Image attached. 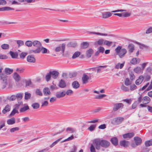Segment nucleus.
I'll return each mask as SVG.
<instances>
[{"mask_svg": "<svg viewBox=\"0 0 152 152\" xmlns=\"http://www.w3.org/2000/svg\"><path fill=\"white\" fill-rule=\"evenodd\" d=\"M93 143L95 145L96 149L97 150H99L101 147L107 148L110 146V143L108 141L104 140H100L99 139L94 140Z\"/></svg>", "mask_w": 152, "mask_h": 152, "instance_id": "nucleus-1", "label": "nucleus"}, {"mask_svg": "<svg viewBox=\"0 0 152 152\" xmlns=\"http://www.w3.org/2000/svg\"><path fill=\"white\" fill-rule=\"evenodd\" d=\"M32 45L34 47L37 48L35 49L30 50L29 53H39L40 52V48L42 45L41 43L37 40H34L33 41Z\"/></svg>", "mask_w": 152, "mask_h": 152, "instance_id": "nucleus-2", "label": "nucleus"}, {"mask_svg": "<svg viewBox=\"0 0 152 152\" xmlns=\"http://www.w3.org/2000/svg\"><path fill=\"white\" fill-rule=\"evenodd\" d=\"M115 51L117 55H118L120 58L123 57L127 53V50L125 48L121 49V46H118L115 49Z\"/></svg>", "mask_w": 152, "mask_h": 152, "instance_id": "nucleus-3", "label": "nucleus"}, {"mask_svg": "<svg viewBox=\"0 0 152 152\" xmlns=\"http://www.w3.org/2000/svg\"><path fill=\"white\" fill-rule=\"evenodd\" d=\"M123 117H119L113 118L111 121L112 124L114 125H117L120 124L124 120Z\"/></svg>", "mask_w": 152, "mask_h": 152, "instance_id": "nucleus-4", "label": "nucleus"}, {"mask_svg": "<svg viewBox=\"0 0 152 152\" xmlns=\"http://www.w3.org/2000/svg\"><path fill=\"white\" fill-rule=\"evenodd\" d=\"M124 105L122 103H116L113 104V110L115 111L118 110L120 108H122Z\"/></svg>", "mask_w": 152, "mask_h": 152, "instance_id": "nucleus-5", "label": "nucleus"}, {"mask_svg": "<svg viewBox=\"0 0 152 152\" xmlns=\"http://www.w3.org/2000/svg\"><path fill=\"white\" fill-rule=\"evenodd\" d=\"M65 44L63 43L61 46H59L56 47L55 49V51L56 52H59L61 50L62 53H64L65 50Z\"/></svg>", "mask_w": 152, "mask_h": 152, "instance_id": "nucleus-6", "label": "nucleus"}, {"mask_svg": "<svg viewBox=\"0 0 152 152\" xmlns=\"http://www.w3.org/2000/svg\"><path fill=\"white\" fill-rule=\"evenodd\" d=\"M27 61L30 63H34L36 61V59L34 56L32 55H29L27 57Z\"/></svg>", "mask_w": 152, "mask_h": 152, "instance_id": "nucleus-7", "label": "nucleus"}, {"mask_svg": "<svg viewBox=\"0 0 152 152\" xmlns=\"http://www.w3.org/2000/svg\"><path fill=\"white\" fill-rule=\"evenodd\" d=\"M129 144L130 142L129 141L124 140L121 141L120 142V145L125 148H126L128 147Z\"/></svg>", "mask_w": 152, "mask_h": 152, "instance_id": "nucleus-8", "label": "nucleus"}, {"mask_svg": "<svg viewBox=\"0 0 152 152\" xmlns=\"http://www.w3.org/2000/svg\"><path fill=\"white\" fill-rule=\"evenodd\" d=\"M89 79V77L86 74H84L82 78L83 83L86 84L88 82Z\"/></svg>", "mask_w": 152, "mask_h": 152, "instance_id": "nucleus-9", "label": "nucleus"}, {"mask_svg": "<svg viewBox=\"0 0 152 152\" xmlns=\"http://www.w3.org/2000/svg\"><path fill=\"white\" fill-rule=\"evenodd\" d=\"M66 95L65 92L63 91L62 92H58L56 93V96L58 98L64 97Z\"/></svg>", "mask_w": 152, "mask_h": 152, "instance_id": "nucleus-10", "label": "nucleus"}, {"mask_svg": "<svg viewBox=\"0 0 152 152\" xmlns=\"http://www.w3.org/2000/svg\"><path fill=\"white\" fill-rule=\"evenodd\" d=\"M134 135V133L133 132H130L124 134L123 137L124 138H131Z\"/></svg>", "mask_w": 152, "mask_h": 152, "instance_id": "nucleus-11", "label": "nucleus"}, {"mask_svg": "<svg viewBox=\"0 0 152 152\" xmlns=\"http://www.w3.org/2000/svg\"><path fill=\"white\" fill-rule=\"evenodd\" d=\"M134 142L138 145H140L141 144L142 140L140 137H134Z\"/></svg>", "mask_w": 152, "mask_h": 152, "instance_id": "nucleus-12", "label": "nucleus"}, {"mask_svg": "<svg viewBox=\"0 0 152 152\" xmlns=\"http://www.w3.org/2000/svg\"><path fill=\"white\" fill-rule=\"evenodd\" d=\"M50 72L52 77L54 79H56L59 74V72L56 71H50Z\"/></svg>", "mask_w": 152, "mask_h": 152, "instance_id": "nucleus-13", "label": "nucleus"}, {"mask_svg": "<svg viewBox=\"0 0 152 152\" xmlns=\"http://www.w3.org/2000/svg\"><path fill=\"white\" fill-rule=\"evenodd\" d=\"M66 83L64 80L61 79L59 82L58 86L61 88H65L66 86Z\"/></svg>", "mask_w": 152, "mask_h": 152, "instance_id": "nucleus-14", "label": "nucleus"}, {"mask_svg": "<svg viewBox=\"0 0 152 152\" xmlns=\"http://www.w3.org/2000/svg\"><path fill=\"white\" fill-rule=\"evenodd\" d=\"M15 119L14 117H12L8 119L7 121V123L8 125H12L15 123Z\"/></svg>", "mask_w": 152, "mask_h": 152, "instance_id": "nucleus-15", "label": "nucleus"}, {"mask_svg": "<svg viewBox=\"0 0 152 152\" xmlns=\"http://www.w3.org/2000/svg\"><path fill=\"white\" fill-rule=\"evenodd\" d=\"M112 15V14L109 12H106L103 13L102 14V17L103 18H107L110 16Z\"/></svg>", "mask_w": 152, "mask_h": 152, "instance_id": "nucleus-16", "label": "nucleus"}, {"mask_svg": "<svg viewBox=\"0 0 152 152\" xmlns=\"http://www.w3.org/2000/svg\"><path fill=\"white\" fill-rule=\"evenodd\" d=\"M13 77L15 80L17 82H18L20 80V77L17 72H15L13 75Z\"/></svg>", "mask_w": 152, "mask_h": 152, "instance_id": "nucleus-17", "label": "nucleus"}, {"mask_svg": "<svg viewBox=\"0 0 152 152\" xmlns=\"http://www.w3.org/2000/svg\"><path fill=\"white\" fill-rule=\"evenodd\" d=\"M144 77L142 75L140 76L139 78L137 79L135 82V83L137 85H139L143 81Z\"/></svg>", "mask_w": 152, "mask_h": 152, "instance_id": "nucleus-18", "label": "nucleus"}, {"mask_svg": "<svg viewBox=\"0 0 152 152\" xmlns=\"http://www.w3.org/2000/svg\"><path fill=\"white\" fill-rule=\"evenodd\" d=\"M43 93L45 96H48L50 95V94L49 89L47 87L43 89Z\"/></svg>", "mask_w": 152, "mask_h": 152, "instance_id": "nucleus-19", "label": "nucleus"}, {"mask_svg": "<svg viewBox=\"0 0 152 152\" xmlns=\"http://www.w3.org/2000/svg\"><path fill=\"white\" fill-rule=\"evenodd\" d=\"M93 53V50L91 49H89L86 52V56L88 58H90Z\"/></svg>", "mask_w": 152, "mask_h": 152, "instance_id": "nucleus-20", "label": "nucleus"}, {"mask_svg": "<svg viewBox=\"0 0 152 152\" xmlns=\"http://www.w3.org/2000/svg\"><path fill=\"white\" fill-rule=\"evenodd\" d=\"M72 86L73 88L77 89L80 87V84L77 81H75L72 82Z\"/></svg>", "mask_w": 152, "mask_h": 152, "instance_id": "nucleus-21", "label": "nucleus"}, {"mask_svg": "<svg viewBox=\"0 0 152 152\" xmlns=\"http://www.w3.org/2000/svg\"><path fill=\"white\" fill-rule=\"evenodd\" d=\"M10 110V107L8 105H7L2 110V112L4 114H5L7 112H9Z\"/></svg>", "mask_w": 152, "mask_h": 152, "instance_id": "nucleus-22", "label": "nucleus"}, {"mask_svg": "<svg viewBox=\"0 0 152 152\" xmlns=\"http://www.w3.org/2000/svg\"><path fill=\"white\" fill-rule=\"evenodd\" d=\"M140 61V59L139 58L137 59L135 58H134L131 61L130 63L132 64L135 65L137 63H139Z\"/></svg>", "mask_w": 152, "mask_h": 152, "instance_id": "nucleus-23", "label": "nucleus"}, {"mask_svg": "<svg viewBox=\"0 0 152 152\" xmlns=\"http://www.w3.org/2000/svg\"><path fill=\"white\" fill-rule=\"evenodd\" d=\"M9 54L12 58H17L18 57V55L16 52H13L12 51L9 52Z\"/></svg>", "mask_w": 152, "mask_h": 152, "instance_id": "nucleus-24", "label": "nucleus"}, {"mask_svg": "<svg viewBox=\"0 0 152 152\" xmlns=\"http://www.w3.org/2000/svg\"><path fill=\"white\" fill-rule=\"evenodd\" d=\"M128 48L129 51L130 53H132L134 50V45L132 44H130L128 45Z\"/></svg>", "mask_w": 152, "mask_h": 152, "instance_id": "nucleus-25", "label": "nucleus"}, {"mask_svg": "<svg viewBox=\"0 0 152 152\" xmlns=\"http://www.w3.org/2000/svg\"><path fill=\"white\" fill-rule=\"evenodd\" d=\"M104 41L103 39H99L95 42V44L96 45H102L104 43Z\"/></svg>", "mask_w": 152, "mask_h": 152, "instance_id": "nucleus-26", "label": "nucleus"}, {"mask_svg": "<svg viewBox=\"0 0 152 152\" xmlns=\"http://www.w3.org/2000/svg\"><path fill=\"white\" fill-rule=\"evenodd\" d=\"M110 141L112 144L115 146H116L118 145V141L117 138L115 137H113L111 139Z\"/></svg>", "mask_w": 152, "mask_h": 152, "instance_id": "nucleus-27", "label": "nucleus"}, {"mask_svg": "<svg viewBox=\"0 0 152 152\" xmlns=\"http://www.w3.org/2000/svg\"><path fill=\"white\" fill-rule=\"evenodd\" d=\"M13 69L9 68H6L5 69V72L7 75H10L13 72Z\"/></svg>", "mask_w": 152, "mask_h": 152, "instance_id": "nucleus-28", "label": "nucleus"}, {"mask_svg": "<svg viewBox=\"0 0 152 152\" xmlns=\"http://www.w3.org/2000/svg\"><path fill=\"white\" fill-rule=\"evenodd\" d=\"M142 99L144 101V102H145L146 104L149 103L151 101L150 98L147 96L144 97Z\"/></svg>", "mask_w": 152, "mask_h": 152, "instance_id": "nucleus-29", "label": "nucleus"}, {"mask_svg": "<svg viewBox=\"0 0 152 152\" xmlns=\"http://www.w3.org/2000/svg\"><path fill=\"white\" fill-rule=\"evenodd\" d=\"M12 10H14V9L13 8L8 7H4L0 8V11H9Z\"/></svg>", "mask_w": 152, "mask_h": 152, "instance_id": "nucleus-30", "label": "nucleus"}, {"mask_svg": "<svg viewBox=\"0 0 152 152\" xmlns=\"http://www.w3.org/2000/svg\"><path fill=\"white\" fill-rule=\"evenodd\" d=\"M89 33L90 34H95L98 35H100L101 36H107V34H106L101 33L99 32H89Z\"/></svg>", "mask_w": 152, "mask_h": 152, "instance_id": "nucleus-31", "label": "nucleus"}, {"mask_svg": "<svg viewBox=\"0 0 152 152\" xmlns=\"http://www.w3.org/2000/svg\"><path fill=\"white\" fill-rule=\"evenodd\" d=\"M33 42L30 40L26 41L25 42V45L28 47H31L32 46Z\"/></svg>", "mask_w": 152, "mask_h": 152, "instance_id": "nucleus-32", "label": "nucleus"}, {"mask_svg": "<svg viewBox=\"0 0 152 152\" xmlns=\"http://www.w3.org/2000/svg\"><path fill=\"white\" fill-rule=\"evenodd\" d=\"M29 109V107L26 105L21 108L20 109V112L21 113Z\"/></svg>", "mask_w": 152, "mask_h": 152, "instance_id": "nucleus-33", "label": "nucleus"}, {"mask_svg": "<svg viewBox=\"0 0 152 152\" xmlns=\"http://www.w3.org/2000/svg\"><path fill=\"white\" fill-rule=\"evenodd\" d=\"M107 66H102L96 67V68L97 70V73L100 72L103 68H106Z\"/></svg>", "mask_w": 152, "mask_h": 152, "instance_id": "nucleus-34", "label": "nucleus"}, {"mask_svg": "<svg viewBox=\"0 0 152 152\" xmlns=\"http://www.w3.org/2000/svg\"><path fill=\"white\" fill-rule=\"evenodd\" d=\"M31 94L30 93L26 92L25 93V99L26 100H28L30 98Z\"/></svg>", "mask_w": 152, "mask_h": 152, "instance_id": "nucleus-35", "label": "nucleus"}, {"mask_svg": "<svg viewBox=\"0 0 152 152\" xmlns=\"http://www.w3.org/2000/svg\"><path fill=\"white\" fill-rule=\"evenodd\" d=\"M132 83V81L129 80L128 78H126L124 81V84L126 86H128L130 85Z\"/></svg>", "mask_w": 152, "mask_h": 152, "instance_id": "nucleus-36", "label": "nucleus"}, {"mask_svg": "<svg viewBox=\"0 0 152 152\" xmlns=\"http://www.w3.org/2000/svg\"><path fill=\"white\" fill-rule=\"evenodd\" d=\"M124 65V63L120 64L118 63L115 66V68L116 69H118L119 68L121 69Z\"/></svg>", "mask_w": 152, "mask_h": 152, "instance_id": "nucleus-37", "label": "nucleus"}, {"mask_svg": "<svg viewBox=\"0 0 152 152\" xmlns=\"http://www.w3.org/2000/svg\"><path fill=\"white\" fill-rule=\"evenodd\" d=\"M80 52L79 51H77L72 56V58L74 59L78 57L80 54Z\"/></svg>", "mask_w": 152, "mask_h": 152, "instance_id": "nucleus-38", "label": "nucleus"}, {"mask_svg": "<svg viewBox=\"0 0 152 152\" xmlns=\"http://www.w3.org/2000/svg\"><path fill=\"white\" fill-rule=\"evenodd\" d=\"M134 71L136 73H140L141 72V68L140 67L137 66L134 68Z\"/></svg>", "mask_w": 152, "mask_h": 152, "instance_id": "nucleus-39", "label": "nucleus"}, {"mask_svg": "<svg viewBox=\"0 0 152 152\" xmlns=\"http://www.w3.org/2000/svg\"><path fill=\"white\" fill-rule=\"evenodd\" d=\"M27 55V53L22 52L19 55L20 58L22 59H24Z\"/></svg>", "mask_w": 152, "mask_h": 152, "instance_id": "nucleus-40", "label": "nucleus"}, {"mask_svg": "<svg viewBox=\"0 0 152 152\" xmlns=\"http://www.w3.org/2000/svg\"><path fill=\"white\" fill-rule=\"evenodd\" d=\"M18 113V109L16 108H14L12 111L11 113L10 114V116H13L16 113Z\"/></svg>", "mask_w": 152, "mask_h": 152, "instance_id": "nucleus-41", "label": "nucleus"}, {"mask_svg": "<svg viewBox=\"0 0 152 152\" xmlns=\"http://www.w3.org/2000/svg\"><path fill=\"white\" fill-rule=\"evenodd\" d=\"M0 79L2 80V81H4L7 80L6 75L4 74H0Z\"/></svg>", "mask_w": 152, "mask_h": 152, "instance_id": "nucleus-42", "label": "nucleus"}, {"mask_svg": "<svg viewBox=\"0 0 152 152\" xmlns=\"http://www.w3.org/2000/svg\"><path fill=\"white\" fill-rule=\"evenodd\" d=\"M19 130V128L18 127H15L11 128L10 130V132L11 133H13L15 131H18Z\"/></svg>", "mask_w": 152, "mask_h": 152, "instance_id": "nucleus-43", "label": "nucleus"}, {"mask_svg": "<svg viewBox=\"0 0 152 152\" xmlns=\"http://www.w3.org/2000/svg\"><path fill=\"white\" fill-rule=\"evenodd\" d=\"M145 145L147 147L152 145V139L148 141H146L145 142Z\"/></svg>", "mask_w": 152, "mask_h": 152, "instance_id": "nucleus-44", "label": "nucleus"}, {"mask_svg": "<svg viewBox=\"0 0 152 152\" xmlns=\"http://www.w3.org/2000/svg\"><path fill=\"white\" fill-rule=\"evenodd\" d=\"M51 74L50 72L48 73L45 76V79L47 81H49L51 77Z\"/></svg>", "mask_w": 152, "mask_h": 152, "instance_id": "nucleus-45", "label": "nucleus"}, {"mask_svg": "<svg viewBox=\"0 0 152 152\" xmlns=\"http://www.w3.org/2000/svg\"><path fill=\"white\" fill-rule=\"evenodd\" d=\"M16 43L18 45V47L23 46L24 45V42L22 40H17L16 41Z\"/></svg>", "mask_w": 152, "mask_h": 152, "instance_id": "nucleus-46", "label": "nucleus"}, {"mask_svg": "<svg viewBox=\"0 0 152 152\" xmlns=\"http://www.w3.org/2000/svg\"><path fill=\"white\" fill-rule=\"evenodd\" d=\"M96 127V125H92L90 126L88 129V130L91 132L94 131Z\"/></svg>", "mask_w": 152, "mask_h": 152, "instance_id": "nucleus-47", "label": "nucleus"}, {"mask_svg": "<svg viewBox=\"0 0 152 152\" xmlns=\"http://www.w3.org/2000/svg\"><path fill=\"white\" fill-rule=\"evenodd\" d=\"M9 45L7 44H4L1 45V47L3 49H7L9 48Z\"/></svg>", "mask_w": 152, "mask_h": 152, "instance_id": "nucleus-48", "label": "nucleus"}, {"mask_svg": "<svg viewBox=\"0 0 152 152\" xmlns=\"http://www.w3.org/2000/svg\"><path fill=\"white\" fill-rule=\"evenodd\" d=\"M31 106L34 109H37L39 108V105L38 103H34L32 104Z\"/></svg>", "mask_w": 152, "mask_h": 152, "instance_id": "nucleus-49", "label": "nucleus"}, {"mask_svg": "<svg viewBox=\"0 0 152 152\" xmlns=\"http://www.w3.org/2000/svg\"><path fill=\"white\" fill-rule=\"evenodd\" d=\"M73 93V91L70 89H68L65 92L66 94L68 96H70Z\"/></svg>", "mask_w": 152, "mask_h": 152, "instance_id": "nucleus-50", "label": "nucleus"}, {"mask_svg": "<svg viewBox=\"0 0 152 152\" xmlns=\"http://www.w3.org/2000/svg\"><path fill=\"white\" fill-rule=\"evenodd\" d=\"M40 52L42 51V53H47L48 50L45 48L42 47L41 48H40Z\"/></svg>", "mask_w": 152, "mask_h": 152, "instance_id": "nucleus-51", "label": "nucleus"}, {"mask_svg": "<svg viewBox=\"0 0 152 152\" xmlns=\"http://www.w3.org/2000/svg\"><path fill=\"white\" fill-rule=\"evenodd\" d=\"M5 126V121H1L0 122V130L1 129Z\"/></svg>", "mask_w": 152, "mask_h": 152, "instance_id": "nucleus-52", "label": "nucleus"}, {"mask_svg": "<svg viewBox=\"0 0 152 152\" xmlns=\"http://www.w3.org/2000/svg\"><path fill=\"white\" fill-rule=\"evenodd\" d=\"M121 88L122 90L125 92L128 91L129 90L128 88L123 85L121 86Z\"/></svg>", "mask_w": 152, "mask_h": 152, "instance_id": "nucleus-53", "label": "nucleus"}, {"mask_svg": "<svg viewBox=\"0 0 152 152\" xmlns=\"http://www.w3.org/2000/svg\"><path fill=\"white\" fill-rule=\"evenodd\" d=\"M130 15V14L129 12H124L122 13V17H128Z\"/></svg>", "mask_w": 152, "mask_h": 152, "instance_id": "nucleus-54", "label": "nucleus"}, {"mask_svg": "<svg viewBox=\"0 0 152 152\" xmlns=\"http://www.w3.org/2000/svg\"><path fill=\"white\" fill-rule=\"evenodd\" d=\"M152 32V27H150L148 28L146 30L145 33L146 34H149Z\"/></svg>", "mask_w": 152, "mask_h": 152, "instance_id": "nucleus-55", "label": "nucleus"}, {"mask_svg": "<svg viewBox=\"0 0 152 152\" xmlns=\"http://www.w3.org/2000/svg\"><path fill=\"white\" fill-rule=\"evenodd\" d=\"M106 96V95L105 94H100L98 96H97L96 98L97 99H102L105 96Z\"/></svg>", "mask_w": 152, "mask_h": 152, "instance_id": "nucleus-56", "label": "nucleus"}, {"mask_svg": "<svg viewBox=\"0 0 152 152\" xmlns=\"http://www.w3.org/2000/svg\"><path fill=\"white\" fill-rule=\"evenodd\" d=\"M61 139H59L57 140H56L55 142H53V143L50 145V148H52L53 147V146H54L55 145H56L58 142H59L60 140H61Z\"/></svg>", "mask_w": 152, "mask_h": 152, "instance_id": "nucleus-57", "label": "nucleus"}, {"mask_svg": "<svg viewBox=\"0 0 152 152\" xmlns=\"http://www.w3.org/2000/svg\"><path fill=\"white\" fill-rule=\"evenodd\" d=\"M2 85L3 87L2 88H5L7 86V80H6L5 81H2Z\"/></svg>", "mask_w": 152, "mask_h": 152, "instance_id": "nucleus-58", "label": "nucleus"}, {"mask_svg": "<svg viewBox=\"0 0 152 152\" xmlns=\"http://www.w3.org/2000/svg\"><path fill=\"white\" fill-rule=\"evenodd\" d=\"M90 150L91 152H96L95 148L94 146V145L93 144H91L90 147Z\"/></svg>", "mask_w": 152, "mask_h": 152, "instance_id": "nucleus-59", "label": "nucleus"}, {"mask_svg": "<svg viewBox=\"0 0 152 152\" xmlns=\"http://www.w3.org/2000/svg\"><path fill=\"white\" fill-rule=\"evenodd\" d=\"M66 130L67 131H70V133H73L75 131V129L74 128L71 127L67 128L66 129Z\"/></svg>", "mask_w": 152, "mask_h": 152, "instance_id": "nucleus-60", "label": "nucleus"}, {"mask_svg": "<svg viewBox=\"0 0 152 152\" xmlns=\"http://www.w3.org/2000/svg\"><path fill=\"white\" fill-rule=\"evenodd\" d=\"M98 50L100 53H103L104 51V49L103 47L100 46L98 48Z\"/></svg>", "mask_w": 152, "mask_h": 152, "instance_id": "nucleus-61", "label": "nucleus"}, {"mask_svg": "<svg viewBox=\"0 0 152 152\" xmlns=\"http://www.w3.org/2000/svg\"><path fill=\"white\" fill-rule=\"evenodd\" d=\"M89 45L88 43L87 42H84L83 43L82 48H87Z\"/></svg>", "mask_w": 152, "mask_h": 152, "instance_id": "nucleus-62", "label": "nucleus"}, {"mask_svg": "<svg viewBox=\"0 0 152 152\" xmlns=\"http://www.w3.org/2000/svg\"><path fill=\"white\" fill-rule=\"evenodd\" d=\"M104 44L110 46L112 43V42H109L107 40H104Z\"/></svg>", "mask_w": 152, "mask_h": 152, "instance_id": "nucleus-63", "label": "nucleus"}, {"mask_svg": "<svg viewBox=\"0 0 152 152\" xmlns=\"http://www.w3.org/2000/svg\"><path fill=\"white\" fill-rule=\"evenodd\" d=\"M23 94L21 93L17 94L16 95V98L20 99H21L23 97Z\"/></svg>", "mask_w": 152, "mask_h": 152, "instance_id": "nucleus-64", "label": "nucleus"}]
</instances>
